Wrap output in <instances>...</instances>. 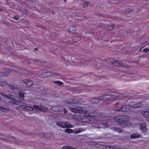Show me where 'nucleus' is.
I'll use <instances>...</instances> for the list:
<instances>
[{
  "label": "nucleus",
  "instance_id": "1",
  "mask_svg": "<svg viewBox=\"0 0 149 149\" xmlns=\"http://www.w3.org/2000/svg\"><path fill=\"white\" fill-rule=\"evenodd\" d=\"M130 117L127 116H116L114 118L113 120L119 124L124 127H130L132 125L130 122L127 121L129 120Z\"/></svg>",
  "mask_w": 149,
  "mask_h": 149
},
{
  "label": "nucleus",
  "instance_id": "2",
  "mask_svg": "<svg viewBox=\"0 0 149 149\" xmlns=\"http://www.w3.org/2000/svg\"><path fill=\"white\" fill-rule=\"evenodd\" d=\"M121 97L122 95L121 94L118 93H115L111 95H102L99 97V99L101 100H113V99L116 98Z\"/></svg>",
  "mask_w": 149,
  "mask_h": 149
},
{
  "label": "nucleus",
  "instance_id": "3",
  "mask_svg": "<svg viewBox=\"0 0 149 149\" xmlns=\"http://www.w3.org/2000/svg\"><path fill=\"white\" fill-rule=\"evenodd\" d=\"M0 94L2 96L5 97L7 99L12 100L13 101V102L14 104L16 105L19 104V102L17 101L18 100V97L10 94L5 95L3 93H1Z\"/></svg>",
  "mask_w": 149,
  "mask_h": 149
},
{
  "label": "nucleus",
  "instance_id": "4",
  "mask_svg": "<svg viewBox=\"0 0 149 149\" xmlns=\"http://www.w3.org/2000/svg\"><path fill=\"white\" fill-rule=\"evenodd\" d=\"M86 111L85 114L86 115L88 116H85L84 114L83 113L84 116V117L83 118H80V119L79 118V121H81L83 122H88L91 121V117L97 116L95 114H89V113H87V111Z\"/></svg>",
  "mask_w": 149,
  "mask_h": 149
},
{
  "label": "nucleus",
  "instance_id": "5",
  "mask_svg": "<svg viewBox=\"0 0 149 149\" xmlns=\"http://www.w3.org/2000/svg\"><path fill=\"white\" fill-rule=\"evenodd\" d=\"M57 125L58 126L61 127L63 128L66 127L72 128L73 126L72 125L68 123L62 122L57 123Z\"/></svg>",
  "mask_w": 149,
  "mask_h": 149
},
{
  "label": "nucleus",
  "instance_id": "6",
  "mask_svg": "<svg viewBox=\"0 0 149 149\" xmlns=\"http://www.w3.org/2000/svg\"><path fill=\"white\" fill-rule=\"evenodd\" d=\"M130 109V105L127 104L123 106L120 108L118 109L117 111H126Z\"/></svg>",
  "mask_w": 149,
  "mask_h": 149
},
{
  "label": "nucleus",
  "instance_id": "7",
  "mask_svg": "<svg viewBox=\"0 0 149 149\" xmlns=\"http://www.w3.org/2000/svg\"><path fill=\"white\" fill-rule=\"evenodd\" d=\"M70 110L74 113H84L85 116H86L85 114L86 111L84 110L77 109L74 108H71L70 109ZM87 116L88 115H87Z\"/></svg>",
  "mask_w": 149,
  "mask_h": 149
},
{
  "label": "nucleus",
  "instance_id": "8",
  "mask_svg": "<svg viewBox=\"0 0 149 149\" xmlns=\"http://www.w3.org/2000/svg\"><path fill=\"white\" fill-rule=\"evenodd\" d=\"M55 74V73L52 71H49L47 72H45L41 74L40 76L41 77H48L54 75Z\"/></svg>",
  "mask_w": 149,
  "mask_h": 149
},
{
  "label": "nucleus",
  "instance_id": "9",
  "mask_svg": "<svg viewBox=\"0 0 149 149\" xmlns=\"http://www.w3.org/2000/svg\"><path fill=\"white\" fill-rule=\"evenodd\" d=\"M33 107L35 109H38L41 111L43 112H44L47 110L48 109L46 107H42L41 105L40 106L34 105L33 106Z\"/></svg>",
  "mask_w": 149,
  "mask_h": 149
},
{
  "label": "nucleus",
  "instance_id": "10",
  "mask_svg": "<svg viewBox=\"0 0 149 149\" xmlns=\"http://www.w3.org/2000/svg\"><path fill=\"white\" fill-rule=\"evenodd\" d=\"M140 127L142 132L144 133L147 131L146 124L144 123H141L139 124Z\"/></svg>",
  "mask_w": 149,
  "mask_h": 149
},
{
  "label": "nucleus",
  "instance_id": "11",
  "mask_svg": "<svg viewBox=\"0 0 149 149\" xmlns=\"http://www.w3.org/2000/svg\"><path fill=\"white\" fill-rule=\"evenodd\" d=\"M51 109L53 111L56 112H60L62 110V109L61 107L55 105L52 107Z\"/></svg>",
  "mask_w": 149,
  "mask_h": 149
},
{
  "label": "nucleus",
  "instance_id": "12",
  "mask_svg": "<svg viewBox=\"0 0 149 149\" xmlns=\"http://www.w3.org/2000/svg\"><path fill=\"white\" fill-rule=\"evenodd\" d=\"M141 113L145 117L148 118L149 123V111H143L141 112Z\"/></svg>",
  "mask_w": 149,
  "mask_h": 149
},
{
  "label": "nucleus",
  "instance_id": "13",
  "mask_svg": "<svg viewBox=\"0 0 149 149\" xmlns=\"http://www.w3.org/2000/svg\"><path fill=\"white\" fill-rule=\"evenodd\" d=\"M27 91L26 92L24 91H20L19 93V96L21 100H23L24 99V98L26 95V93H27Z\"/></svg>",
  "mask_w": 149,
  "mask_h": 149
},
{
  "label": "nucleus",
  "instance_id": "14",
  "mask_svg": "<svg viewBox=\"0 0 149 149\" xmlns=\"http://www.w3.org/2000/svg\"><path fill=\"white\" fill-rule=\"evenodd\" d=\"M23 82L25 83L28 86H31L33 84L32 81L30 80H29L27 81H26L25 80H21L20 81V82L21 83H23Z\"/></svg>",
  "mask_w": 149,
  "mask_h": 149
},
{
  "label": "nucleus",
  "instance_id": "15",
  "mask_svg": "<svg viewBox=\"0 0 149 149\" xmlns=\"http://www.w3.org/2000/svg\"><path fill=\"white\" fill-rule=\"evenodd\" d=\"M20 107L22 108L28 110L33 111V108L28 106H26L24 105H20Z\"/></svg>",
  "mask_w": 149,
  "mask_h": 149
},
{
  "label": "nucleus",
  "instance_id": "16",
  "mask_svg": "<svg viewBox=\"0 0 149 149\" xmlns=\"http://www.w3.org/2000/svg\"><path fill=\"white\" fill-rule=\"evenodd\" d=\"M101 100L99 99V97L98 98L96 97L92 98L91 100V101L92 103L95 104L99 102L100 100Z\"/></svg>",
  "mask_w": 149,
  "mask_h": 149
},
{
  "label": "nucleus",
  "instance_id": "17",
  "mask_svg": "<svg viewBox=\"0 0 149 149\" xmlns=\"http://www.w3.org/2000/svg\"><path fill=\"white\" fill-rule=\"evenodd\" d=\"M142 104L141 103H139L135 104L133 105H130V108L133 107H141L142 106Z\"/></svg>",
  "mask_w": 149,
  "mask_h": 149
},
{
  "label": "nucleus",
  "instance_id": "18",
  "mask_svg": "<svg viewBox=\"0 0 149 149\" xmlns=\"http://www.w3.org/2000/svg\"><path fill=\"white\" fill-rule=\"evenodd\" d=\"M76 29V28L74 26H72L69 27L68 29V31L69 32L73 33L75 31Z\"/></svg>",
  "mask_w": 149,
  "mask_h": 149
},
{
  "label": "nucleus",
  "instance_id": "19",
  "mask_svg": "<svg viewBox=\"0 0 149 149\" xmlns=\"http://www.w3.org/2000/svg\"><path fill=\"white\" fill-rule=\"evenodd\" d=\"M139 135V134H133L131 135L130 137L132 139H135L138 138Z\"/></svg>",
  "mask_w": 149,
  "mask_h": 149
},
{
  "label": "nucleus",
  "instance_id": "20",
  "mask_svg": "<svg viewBox=\"0 0 149 149\" xmlns=\"http://www.w3.org/2000/svg\"><path fill=\"white\" fill-rule=\"evenodd\" d=\"M63 149H76L75 148L70 146H66L62 148Z\"/></svg>",
  "mask_w": 149,
  "mask_h": 149
},
{
  "label": "nucleus",
  "instance_id": "21",
  "mask_svg": "<svg viewBox=\"0 0 149 149\" xmlns=\"http://www.w3.org/2000/svg\"><path fill=\"white\" fill-rule=\"evenodd\" d=\"M0 110L1 111H3L5 112H7V111H9V109L8 108H3V107H1V108H0Z\"/></svg>",
  "mask_w": 149,
  "mask_h": 149
},
{
  "label": "nucleus",
  "instance_id": "22",
  "mask_svg": "<svg viewBox=\"0 0 149 149\" xmlns=\"http://www.w3.org/2000/svg\"><path fill=\"white\" fill-rule=\"evenodd\" d=\"M113 130L115 132H118V133H120L122 132V130L120 128L115 127Z\"/></svg>",
  "mask_w": 149,
  "mask_h": 149
},
{
  "label": "nucleus",
  "instance_id": "23",
  "mask_svg": "<svg viewBox=\"0 0 149 149\" xmlns=\"http://www.w3.org/2000/svg\"><path fill=\"white\" fill-rule=\"evenodd\" d=\"M7 82L5 81V82H1L0 81V85L2 86H4V85H7Z\"/></svg>",
  "mask_w": 149,
  "mask_h": 149
},
{
  "label": "nucleus",
  "instance_id": "24",
  "mask_svg": "<svg viewBox=\"0 0 149 149\" xmlns=\"http://www.w3.org/2000/svg\"><path fill=\"white\" fill-rule=\"evenodd\" d=\"M65 132L67 133H71L73 132V131L71 129H66Z\"/></svg>",
  "mask_w": 149,
  "mask_h": 149
},
{
  "label": "nucleus",
  "instance_id": "25",
  "mask_svg": "<svg viewBox=\"0 0 149 149\" xmlns=\"http://www.w3.org/2000/svg\"><path fill=\"white\" fill-rule=\"evenodd\" d=\"M116 63L120 65V66L123 65V66H124V65H123V64L122 62L120 61H116Z\"/></svg>",
  "mask_w": 149,
  "mask_h": 149
},
{
  "label": "nucleus",
  "instance_id": "26",
  "mask_svg": "<svg viewBox=\"0 0 149 149\" xmlns=\"http://www.w3.org/2000/svg\"><path fill=\"white\" fill-rule=\"evenodd\" d=\"M88 4L89 3L88 2H85L83 5V6L84 8L86 7L88 5Z\"/></svg>",
  "mask_w": 149,
  "mask_h": 149
},
{
  "label": "nucleus",
  "instance_id": "27",
  "mask_svg": "<svg viewBox=\"0 0 149 149\" xmlns=\"http://www.w3.org/2000/svg\"><path fill=\"white\" fill-rule=\"evenodd\" d=\"M81 132V131L79 129H75L74 130V133L77 134Z\"/></svg>",
  "mask_w": 149,
  "mask_h": 149
},
{
  "label": "nucleus",
  "instance_id": "28",
  "mask_svg": "<svg viewBox=\"0 0 149 149\" xmlns=\"http://www.w3.org/2000/svg\"><path fill=\"white\" fill-rule=\"evenodd\" d=\"M114 27V26L113 25H110L108 27L107 29L109 30L112 29Z\"/></svg>",
  "mask_w": 149,
  "mask_h": 149
},
{
  "label": "nucleus",
  "instance_id": "29",
  "mask_svg": "<svg viewBox=\"0 0 149 149\" xmlns=\"http://www.w3.org/2000/svg\"><path fill=\"white\" fill-rule=\"evenodd\" d=\"M68 103L74 104L75 102L74 100L71 99H70L69 100H68Z\"/></svg>",
  "mask_w": 149,
  "mask_h": 149
},
{
  "label": "nucleus",
  "instance_id": "30",
  "mask_svg": "<svg viewBox=\"0 0 149 149\" xmlns=\"http://www.w3.org/2000/svg\"><path fill=\"white\" fill-rule=\"evenodd\" d=\"M55 82L59 85H61L62 84V82L59 81H55Z\"/></svg>",
  "mask_w": 149,
  "mask_h": 149
},
{
  "label": "nucleus",
  "instance_id": "31",
  "mask_svg": "<svg viewBox=\"0 0 149 149\" xmlns=\"http://www.w3.org/2000/svg\"><path fill=\"white\" fill-rule=\"evenodd\" d=\"M143 52H147L149 51V49L148 48L144 49L143 50Z\"/></svg>",
  "mask_w": 149,
  "mask_h": 149
},
{
  "label": "nucleus",
  "instance_id": "32",
  "mask_svg": "<svg viewBox=\"0 0 149 149\" xmlns=\"http://www.w3.org/2000/svg\"><path fill=\"white\" fill-rule=\"evenodd\" d=\"M13 18L16 20H18L19 18V17L17 16H15Z\"/></svg>",
  "mask_w": 149,
  "mask_h": 149
},
{
  "label": "nucleus",
  "instance_id": "33",
  "mask_svg": "<svg viewBox=\"0 0 149 149\" xmlns=\"http://www.w3.org/2000/svg\"><path fill=\"white\" fill-rule=\"evenodd\" d=\"M105 127H108L109 126V125L108 124H105L104 125Z\"/></svg>",
  "mask_w": 149,
  "mask_h": 149
},
{
  "label": "nucleus",
  "instance_id": "34",
  "mask_svg": "<svg viewBox=\"0 0 149 149\" xmlns=\"http://www.w3.org/2000/svg\"><path fill=\"white\" fill-rule=\"evenodd\" d=\"M8 138L9 139H10V141H13V139H14L12 137H10L9 138Z\"/></svg>",
  "mask_w": 149,
  "mask_h": 149
},
{
  "label": "nucleus",
  "instance_id": "35",
  "mask_svg": "<svg viewBox=\"0 0 149 149\" xmlns=\"http://www.w3.org/2000/svg\"><path fill=\"white\" fill-rule=\"evenodd\" d=\"M64 112L65 113H67V110L66 109H64L63 110Z\"/></svg>",
  "mask_w": 149,
  "mask_h": 149
},
{
  "label": "nucleus",
  "instance_id": "36",
  "mask_svg": "<svg viewBox=\"0 0 149 149\" xmlns=\"http://www.w3.org/2000/svg\"><path fill=\"white\" fill-rule=\"evenodd\" d=\"M24 13L25 14H26L27 13V12L26 10H24Z\"/></svg>",
  "mask_w": 149,
  "mask_h": 149
},
{
  "label": "nucleus",
  "instance_id": "37",
  "mask_svg": "<svg viewBox=\"0 0 149 149\" xmlns=\"http://www.w3.org/2000/svg\"><path fill=\"white\" fill-rule=\"evenodd\" d=\"M3 10V9L1 8L0 9V11H2Z\"/></svg>",
  "mask_w": 149,
  "mask_h": 149
},
{
  "label": "nucleus",
  "instance_id": "38",
  "mask_svg": "<svg viewBox=\"0 0 149 149\" xmlns=\"http://www.w3.org/2000/svg\"><path fill=\"white\" fill-rule=\"evenodd\" d=\"M35 49L36 50H37V48H35Z\"/></svg>",
  "mask_w": 149,
  "mask_h": 149
},
{
  "label": "nucleus",
  "instance_id": "39",
  "mask_svg": "<svg viewBox=\"0 0 149 149\" xmlns=\"http://www.w3.org/2000/svg\"><path fill=\"white\" fill-rule=\"evenodd\" d=\"M2 73H0V75H1H1H2Z\"/></svg>",
  "mask_w": 149,
  "mask_h": 149
},
{
  "label": "nucleus",
  "instance_id": "40",
  "mask_svg": "<svg viewBox=\"0 0 149 149\" xmlns=\"http://www.w3.org/2000/svg\"><path fill=\"white\" fill-rule=\"evenodd\" d=\"M66 0H65V2H66Z\"/></svg>",
  "mask_w": 149,
  "mask_h": 149
}]
</instances>
